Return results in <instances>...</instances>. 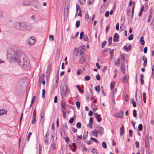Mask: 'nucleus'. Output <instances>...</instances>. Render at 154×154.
<instances>
[{
    "label": "nucleus",
    "mask_w": 154,
    "mask_h": 154,
    "mask_svg": "<svg viewBox=\"0 0 154 154\" xmlns=\"http://www.w3.org/2000/svg\"><path fill=\"white\" fill-rule=\"evenodd\" d=\"M7 56L10 60L15 61L24 69L28 70L30 69L31 66L29 61L21 51L11 50L8 52Z\"/></svg>",
    "instance_id": "1"
},
{
    "label": "nucleus",
    "mask_w": 154,
    "mask_h": 154,
    "mask_svg": "<svg viewBox=\"0 0 154 154\" xmlns=\"http://www.w3.org/2000/svg\"><path fill=\"white\" fill-rule=\"evenodd\" d=\"M80 56H81V58L79 60V63L81 64H82L85 62L86 60L85 56L84 54V53L83 51H81L80 53Z\"/></svg>",
    "instance_id": "2"
},
{
    "label": "nucleus",
    "mask_w": 154,
    "mask_h": 154,
    "mask_svg": "<svg viewBox=\"0 0 154 154\" xmlns=\"http://www.w3.org/2000/svg\"><path fill=\"white\" fill-rule=\"evenodd\" d=\"M103 130V127L99 126H97L95 128V130L96 131L97 133L102 135L104 133Z\"/></svg>",
    "instance_id": "3"
},
{
    "label": "nucleus",
    "mask_w": 154,
    "mask_h": 154,
    "mask_svg": "<svg viewBox=\"0 0 154 154\" xmlns=\"http://www.w3.org/2000/svg\"><path fill=\"white\" fill-rule=\"evenodd\" d=\"M28 43L30 45H33L35 42V38L34 37H31L28 40Z\"/></svg>",
    "instance_id": "4"
},
{
    "label": "nucleus",
    "mask_w": 154,
    "mask_h": 154,
    "mask_svg": "<svg viewBox=\"0 0 154 154\" xmlns=\"http://www.w3.org/2000/svg\"><path fill=\"white\" fill-rule=\"evenodd\" d=\"M149 135L148 134H147L146 137V140H145V147H148L149 145Z\"/></svg>",
    "instance_id": "5"
},
{
    "label": "nucleus",
    "mask_w": 154,
    "mask_h": 154,
    "mask_svg": "<svg viewBox=\"0 0 154 154\" xmlns=\"http://www.w3.org/2000/svg\"><path fill=\"white\" fill-rule=\"evenodd\" d=\"M152 9V8H151V9L149 11V16L148 17V19L147 21V23H149L150 22V21L151 20L152 17V11H151Z\"/></svg>",
    "instance_id": "6"
},
{
    "label": "nucleus",
    "mask_w": 154,
    "mask_h": 154,
    "mask_svg": "<svg viewBox=\"0 0 154 154\" xmlns=\"http://www.w3.org/2000/svg\"><path fill=\"white\" fill-rule=\"evenodd\" d=\"M94 115L96 118L97 120V121L98 122H100L102 120V118L100 117V115L98 114L97 112L95 113Z\"/></svg>",
    "instance_id": "7"
},
{
    "label": "nucleus",
    "mask_w": 154,
    "mask_h": 154,
    "mask_svg": "<svg viewBox=\"0 0 154 154\" xmlns=\"http://www.w3.org/2000/svg\"><path fill=\"white\" fill-rule=\"evenodd\" d=\"M22 4L24 6H28L31 5L32 4L30 1L28 0H25L23 1Z\"/></svg>",
    "instance_id": "8"
},
{
    "label": "nucleus",
    "mask_w": 154,
    "mask_h": 154,
    "mask_svg": "<svg viewBox=\"0 0 154 154\" xmlns=\"http://www.w3.org/2000/svg\"><path fill=\"white\" fill-rule=\"evenodd\" d=\"M138 97L140 101H142V94L140 91L139 92V94H138L137 92L136 94V100H137L138 98H137V97Z\"/></svg>",
    "instance_id": "9"
},
{
    "label": "nucleus",
    "mask_w": 154,
    "mask_h": 154,
    "mask_svg": "<svg viewBox=\"0 0 154 154\" xmlns=\"http://www.w3.org/2000/svg\"><path fill=\"white\" fill-rule=\"evenodd\" d=\"M142 60L144 61L143 66L144 67H146L147 65V60L145 56H143L142 57Z\"/></svg>",
    "instance_id": "10"
},
{
    "label": "nucleus",
    "mask_w": 154,
    "mask_h": 154,
    "mask_svg": "<svg viewBox=\"0 0 154 154\" xmlns=\"http://www.w3.org/2000/svg\"><path fill=\"white\" fill-rule=\"evenodd\" d=\"M124 50L126 51H128L131 49V45H130L128 47H127L126 45H125L123 47Z\"/></svg>",
    "instance_id": "11"
},
{
    "label": "nucleus",
    "mask_w": 154,
    "mask_h": 154,
    "mask_svg": "<svg viewBox=\"0 0 154 154\" xmlns=\"http://www.w3.org/2000/svg\"><path fill=\"white\" fill-rule=\"evenodd\" d=\"M128 76L126 75L124 76L123 79H122V81L125 83H126L128 81Z\"/></svg>",
    "instance_id": "12"
},
{
    "label": "nucleus",
    "mask_w": 154,
    "mask_h": 154,
    "mask_svg": "<svg viewBox=\"0 0 154 154\" xmlns=\"http://www.w3.org/2000/svg\"><path fill=\"white\" fill-rule=\"evenodd\" d=\"M20 29L24 30L26 28V25L23 23H20Z\"/></svg>",
    "instance_id": "13"
},
{
    "label": "nucleus",
    "mask_w": 154,
    "mask_h": 154,
    "mask_svg": "<svg viewBox=\"0 0 154 154\" xmlns=\"http://www.w3.org/2000/svg\"><path fill=\"white\" fill-rule=\"evenodd\" d=\"M124 126L122 125L120 129V134L121 136H122L124 133Z\"/></svg>",
    "instance_id": "14"
},
{
    "label": "nucleus",
    "mask_w": 154,
    "mask_h": 154,
    "mask_svg": "<svg viewBox=\"0 0 154 154\" xmlns=\"http://www.w3.org/2000/svg\"><path fill=\"white\" fill-rule=\"evenodd\" d=\"M20 23L19 22H17L15 23L14 25V27L17 29H20Z\"/></svg>",
    "instance_id": "15"
},
{
    "label": "nucleus",
    "mask_w": 154,
    "mask_h": 154,
    "mask_svg": "<svg viewBox=\"0 0 154 154\" xmlns=\"http://www.w3.org/2000/svg\"><path fill=\"white\" fill-rule=\"evenodd\" d=\"M93 119L92 117H90L89 121V125H88V126L90 128L92 127V125L93 124Z\"/></svg>",
    "instance_id": "16"
},
{
    "label": "nucleus",
    "mask_w": 154,
    "mask_h": 154,
    "mask_svg": "<svg viewBox=\"0 0 154 154\" xmlns=\"http://www.w3.org/2000/svg\"><path fill=\"white\" fill-rule=\"evenodd\" d=\"M121 71L122 72H124L125 70V63H121Z\"/></svg>",
    "instance_id": "17"
},
{
    "label": "nucleus",
    "mask_w": 154,
    "mask_h": 154,
    "mask_svg": "<svg viewBox=\"0 0 154 154\" xmlns=\"http://www.w3.org/2000/svg\"><path fill=\"white\" fill-rule=\"evenodd\" d=\"M76 14L75 16H76L77 14L78 11H81V9L80 6L78 4H76Z\"/></svg>",
    "instance_id": "18"
},
{
    "label": "nucleus",
    "mask_w": 154,
    "mask_h": 154,
    "mask_svg": "<svg viewBox=\"0 0 154 154\" xmlns=\"http://www.w3.org/2000/svg\"><path fill=\"white\" fill-rule=\"evenodd\" d=\"M118 34L117 33H115L113 37V41L116 42L118 39Z\"/></svg>",
    "instance_id": "19"
},
{
    "label": "nucleus",
    "mask_w": 154,
    "mask_h": 154,
    "mask_svg": "<svg viewBox=\"0 0 154 154\" xmlns=\"http://www.w3.org/2000/svg\"><path fill=\"white\" fill-rule=\"evenodd\" d=\"M51 71V68H50V65H48L47 69V70L46 71V73L49 74L50 73Z\"/></svg>",
    "instance_id": "20"
},
{
    "label": "nucleus",
    "mask_w": 154,
    "mask_h": 154,
    "mask_svg": "<svg viewBox=\"0 0 154 154\" xmlns=\"http://www.w3.org/2000/svg\"><path fill=\"white\" fill-rule=\"evenodd\" d=\"M119 117L120 118H122L123 116V113L122 111H120L118 113Z\"/></svg>",
    "instance_id": "21"
},
{
    "label": "nucleus",
    "mask_w": 154,
    "mask_h": 154,
    "mask_svg": "<svg viewBox=\"0 0 154 154\" xmlns=\"http://www.w3.org/2000/svg\"><path fill=\"white\" fill-rule=\"evenodd\" d=\"M61 94L62 97L65 96L66 94L64 92V88H61L60 90Z\"/></svg>",
    "instance_id": "22"
},
{
    "label": "nucleus",
    "mask_w": 154,
    "mask_h": 154,
    "mask_svg": "<svg viewBox=\"0 0 154 154\" xmlns=\"http://www.w3.org/2000/svg\"><path fill=\"white\" fill-rule=\"evenodd\" d=\"M50 146L53 150H55L56 149V145L55 143H52Z\"/></svg>",
    "instance_id": "23"
},
{
    "label": "nucleus",
    "mask_w": 154,
    "mask_h": 154,
    "mask_svg": "<svg viewBox=\"0 0 154 154\" xmlns=\"http://www.w3.org/2000/svg\"><path fill=\"white\" fill-rule=\"evenodd\" d=\"M120 64V59H118L117 60V61H115V63L114 65L115 66H119Z\"/></svg>",
    "instance_id": "24"
},
{
    "label": "nucleus",
    "mask_w": 154,
    "mask_h": 154,
    "mask_svg": "<svg viewBox=\"0 0 154 154\" xmlns=\"http://www.w3.org/2000/svg\"><path fill=\"white\" fill-rule=\"evenodd\" d=\"M45 75L43 74H41L39 78V81H42L45 80Z\"/></svg>",
    "instance_id": "25"
},
{
    "label": "nucleus",
    "mask_w": 154,
    "mask_h": 154,
    "mask_svg": "<svg viewBox=\"0 0 154 154\" xmlns=\"http://www.w3.org/2000/svg\"><path fill=\"white\" fill-rule=\"evenodd\" d=\"M110 57L109 58L110 60H111L113 57L114 56V52L112 50L110 51Z\"/></svg>",
    "instance_id": "26"
},
{
    "label": "nucleus",
    "mask_w": 154,
    "mask_h": 154,
    "mask_svg": "<svg viewBox=\"0 0 154 154\" xmlns=\"http://www.w3.org/2000/svg\"><path fill=\"white\" fill-rule=\"evenodd\" d=\"M88 135V132L85 131L83 134V138L84 139H85L87 137Z\"/></svg>",
    "instance_id": "27"
},
{
    "label": "nucleus",
    "mask_w": 154,
    "mask_h": 154,
    "mask_svg": "<svg viewBox=\"0 0 154 154\" xmlns=\"http://www.w3.org/2000/svg\"><path fill=\"white\" fill-rule=\"evenodd\" d=\"M112 37L111 36H110L109 38L108 39V45L109 46L111 44L112 42Z\"/></svg>",
    "instance_id": "28"
},
{
    "label": "nucleus",
    "mask_w": 154,
    "mask_h": 154,
    "mask_svg": "<svg viewBox=\"0 0 154 154\" xmlns=\"http://www.w3.org/2000/svg\"><path fill=\"white\" fill-rule=\"evenodd\" d=\"M76 87L77 89L79 91L82 93H84V90L80 88V86L79 85H77Z\"/></svg>",
    "instance_id": "29"
},
{
    "label": "nucleus",
    "mask_w": 154,
    "mask_h": 154,
    "mask_svg": "<svg viewBox=\"0 0 154 154\" xmlns=\"http://www.w3.org/2000/svg\"><path fill=\"white\" fill-rule=\"evenodd\" d=\"M63 128L65 131H67L68 129V126L66 123H64L63 125Z\"/></svg>",
    "instance_id": "30"
},
{
    "label": "nucleus",
    "mask_w": 154,
    "mask_h": 154,
    "mask_svg": "<svg viewBox=\"0 0 154 154\" xmlns=\"http://www.w3.org/2000/svg\"><path fill=\"white\" fill-rule=\"evenodd\" d=\"M92 133L93 135L94 136L96 137H97V136H98L97 134V133L96 131V130H95L94 131H92Z\"/></svg>",
    "instance_id": "31"
},
{
    "label": "nucleus",
    "mask_w": 154,
    "mask_h": 154,
    "mask_svg": "<svg viewBox=\"0 0 154 154\" xmlns=\"http://www.w3.org/2000/svg\"><path fill=\"white\" fill-rule=\"evenodd\" d=\"M44 112L43 109H41L40 113V116H44Z\"/></svg>",
    "instance_id": "32"
},
{
    "label": "nucleus",
    "mask_w": 154,
    "mask_h": 154,
    "mask_svg": "<svg viewBox=\"0 0 154 154\" xmlns=\"http://www.w3.org/2000/svg\"><path fill=\"white\" fill-rule=\"evenodd\" d=\"M61 107L64 109L65 110L66 109V107L65 106V103L62 102L61 104Z\"/></svg>",
    "instance_id": "33"
},
{
    "label": "nucleus",
    "mask_w": 154,
    "mask_h": 154,
    "mask_svg": "<svg viewBox=\"0 0 154 154\" xmlns=\"http://www.w3.org/2000/svg\"><path fill=\"white\" fill-rule=\"evenodd\" d=\"M95 90L98 92H99L100 90V86L99 85H98L95 86L94 88Z\"/></svg>",
    "instance_id": "34"
},
{
    "label": "nucleus",
    "mask_w": 154,
    "mask_h": 154,
    "mask_svg": "<svg viewBox=\"0 0 154 154\" xmlns=\"http://www.w3.org/2000/svg\"><path fill=\"white\" fill-rule=\"evenodd\" d=\"M143 129V125L141 124H140L138 126V131H141Z\"/></svg>",
    "instance_id": "35"
},
{
    "label": "nucleus",
    "mask_w": 154,
    "mask_h": 154,
    "mask_svg": "<svg viewBox=\"0 0 154 154\" xmlns=\"http://www.w3.org/2000/svg\"><path fill=\"white\" fill-rule=\"evenodd\" d=\"M40 122L41 123H43L45 121V116H40Z\"/></svg>",
    "instance_id": "36"
},
{
    "label": "nucleus",
    "mask_w": 154,
    "mask_h": 154,
    "mask_svg": "<svg viewBox=\"0 0 154 154\" xmlns=\"http://www.w3.org/2000/svg\"><path fill=\"white\" fill-rule=\"evenodd\" d=\"M140 41L141 42V44L142 45H144V44L145 42L144 40H143V36H141L140 37Z\"/></svg>",
    "instance_id": "37"
},
{
    "label": "nucleus",
    "mask_w": 154,
    "mask_h": 154,
    "mask_svg": "<svg viewBox=\"0 0 154 154\" xmlns=\"http://www.w3.org/2000/svg\"><path fill=\"white\" fill-rule=\"evenodd\" d=\"M80 22L79 20H77L76 21L75 24V27L77 28H78L80 26Z\"/></svg>",
    "instance_id": "38"
},
{
    "label": "nucleus",
    "mask_w": 154,
    "mask_h": 154,
    "mask_svg": "<svg viewBox=\"0 0 154 154\" xmlns=\"http://www.w3.org/2000/svg\"><path fill=\"white\" fill-rule=\"evenodd\" d=\"M82 150L83 152H87V149L85 147V145L82 147Z\"/></svg>",
    "instance_id": "39"
},
{
    "label": "nucleus",
    "mask_w": 154,
    "mask_h": 154,
    "mask_svg": "<svg viewBox=\"0 0 154 154\" xmlns=\"http://www.w3.org/2000/svg\"><path fill=\"white\" fill-rule=\"evenodd\" d=\"M6 111L5 112V110L0 109V116L6 113Z\"/></svg>",
    "instance_id": "40"
},
{
    "label": "nucleus",
    "mask_w": 154,
    "mask_h": 154,
    "mask_svg": "<svg viewBox=\"0 0 154 154\" xmlns=\"http://www.w3.org/2000/svg\"><path fill=\"white\" fill-rule=\"evenodd\" d=\"M65 92L66 93H65L66 94H68L69 93V89L68 88V86H66V88L65 89Z\"/></svg>",
    "instance_id": "41"
},
{
    "label": "nucleus",
    "mask_w": 154,
    "mask_h": 154,
    "mask_svg": "<svg viewBox=\"0 0 154 154\" xmlns=\"http://www.w3.org/2000/svg\"><path fill=\"white\" fill-rule=\"evenodd\" d=\"M31 134L32 133L31 132H29L26 139V140L28 142L29 141L30 136L31 135Z\"/></svg>",
    "instance_id": "42"
},
{
    "label": "nucleus",
    "mask_w": 154,
    "mask_h": 154,
    "mask_svg": "<svg viewBox=\"0 0 154 154\" xmlns=\"http://www.w3.org/2000/svg\"><path fill=\"white\" fill-rule=\"evenodd\" d=\"M102 147L103 148L106 149L107 148L106 144L105 142H103L102 143Z\"/></svg>",
    "instance_id": "43"
},
{
    "label": "nucleus",
    "mask_w": 154,
    "mask_h": 154,
    "mask_svg": "<svg viewBox=\"0 0 154 154\" xmlns=\"http://www.w3.org/2000/svg\"><path fill=\"white\" fill-rule=\"evenodd\" d=\"M114 84H115L114 82H111V83L110 84V88H111V90L112 89L114 88Z\"/></svg>",
    "instance_id": "44"
},
{
    "label": "nucleus",
    "mask_w": 154,
    "mask_h": 154,
    "mask_svg": "<svg viewBox=\"0 0 154 154\" xmlns=\"http://www.w3.org/2000/svg\"><path fill=\"white\" fill-rule=\"evenodd\" d=\"M62 113H63V117L64 119H66V114L65 111H64L63 109H62Z\"/></svg>",
    "instance_id": "45"
},
{
    "label": "nucleus",
    "mask_w": 154,
    "mask_h": 154,
    "mask_svg": "<svg viewBox=\"0 0 154 154\" xmlns=\"http://www.w3.org/2000/svg\"><path fill=\"white\" fill-rule=\"evenodd\" d=\"M93 0H88L87 4L88 5H90L92 4L93 3Z\"/></svg>",
    "instance_id": "46"
},
{
    "label": "nucleus",
    "mask_w": 154,
    "mask_h": 154,
    "mask_svg": "<svg viewBox=\"0 0 154 154\" xmlns=\"http://www.w3.org/2000/svg\"><path fill=\"white\" fill-rule=\"evenodd\" d=\"M81 123L80 122H78L76 124L77 128H81Z\"/></svg>",
    "instance_id": "47"
},
{
    "label": "nucleus",
    "mask_w": 154,
    "mask_h": 154,
    "mask_svg": "<svg viewBox=\"0 0 154 154\" xmlns=\"http://www.w3.org/2000/svg\"><path fill=\"white\" fill-rule=\"evenodd\" d=\"M84 35V33L83 32H81L80 33V39H82Z\"/></svg>",
    "instance_id": "48"
},
{
    "label": "nucleus",
    "mask_w": 154,
    "mask_h": 154,
    "mask_svg": "<svg viewBox=\"0 0 154 154\" xmlns=\"http://www.w3.org/2000/svg\"><path fill=\"white\" fill-rule=\"evenodd\" d=\"M90 77L88 75L86 76L85 77V79L86 81H89L90 80Z\"/></svg>",
    "instance_id": "49"
},
{
    "label": "nucleus",
    "mask_w": 154,
    "mask_h": 154,
    "mask_svg": "<svg viewBox=\"0 0 154 154\" xmlns=\"http://www.w3.org/2000/svg\"><path fill=\"white\" fill-rule=\"evenodd\" d=\"M45 89H43L42 90V97L44 98L45 97Z\"/></svg>",
    "instance_id": "50"
},
{
    "label": "nucleus",
    "mask_w": 154,
    "mask_h": 154,
    "mask_svg": "<svg viewBox=\"0 0 154 154\" xmlns=\"http://www.w3.org/2000/svg\"><path fill=\"white\" fill-rule=\"evenodd\" d=\"M133 38V35L131 34L128 37V39L129 40H131Z\"/></svg>",
    "instance_id": "51"
},
{
    "label": "nucleus",
    "mask_w": 154,
    "mask_h": 154,
    "mask_svg": "<svg viewBox=\"0 0 154 154\" xmlns=\"http://www.w3.org/2000/svg\"><path fill=\"white\" fill-rule=\"evenodd\" d=\"M97 108H97V106H96V105H94V106H92V109L93 111H96L97 109Z\"/></svg>",
    "instance_id": "52"
},
{
    "label": "nucleus",
    "mask_w": 154,
    "mask_h": 154,
    "mask_svg": "<svg viewBox=\"0 0 154 154\" xmlns=\"http://www.w3.org/2000/svg\"><path fill=\"white\" fill-rule=\"evenodd\" d=\"M133 116L134 117H136L137 116L136 111L135 109H134L133 110Z\"/></svg>",
    "instance_id": "53"
},
{
    "label": "nucleus",
    "mask_w": 154,
    "mask_h": 154,
    "mask_svg": "<svg viewBox=\"0 0 154 154\" xmlns=\"http://www.w3.org/2000/svg\"><path fill=\"white\" fill-rule=\"evenodd\" d=\"M35 96H34L32 97V100L31 102V104L30 106V107H31L32 106V105L34 101V99H35Z\"/></svg>",
    "instance_id": "54"
},
{
    "label": "nucleus",
    "mask_w": 154,
    "mask_h": 154,
    "mask_svg": "<svg viewBox=\"0 0 154 154\" xmlns=\"http://www.w3.org/2000/svg\"><path fill=\"white\" fill-rule=\"evenodd\" d=\"M129 136L130 137L132 136L133 131L132 130H130L129 131Z\"/></svg>",
    "instance_id": "55"
},
{
    "label": "nucleus",
    "mask_w": 154,
    "mask_h": 154,
    "mask_svg": "<svg viewBox=\"0 0 154 154\" xmlns=\"http://www.w3.org/2000/svg\"><path fill=\"white\" fill-rule=\"evenodd\" d=\"M90 139L94 141L96 143H98V141L95 138L93 137H91Z\"/></svg>",
    "instance_id": "56"
},
{
    "label": "nucleus",
    "mask_w": 154,
    "mask_h": 154,
    "mask_svg": "<svg viewBox=\"0 0 154 154\" xmlns=\"http://www.w3.org/2000/svg\"><path fill=\"white\" fill-rule=\"evenodd\" d=\"M36 117H32V124H34L35 122Z\"/></svg>",
    "instance_id": "57"
},
{
    "label": "nucleus",
    "mask_w": 154,
    "mask_h": 154,
    "mask_svg": "<svg viewBox=\"0 0 154 154\" xmlns=\"http://www.w3.org/2000/svg\"><path fill=\"white\" fill-rule=\"evenodd\" d=\"M106 44V42L105 41H104L102 43V48H104Z\"/></svg>",
    "instance_id": "58"
},
{
    "label": "nucleus",
    "mask_w": 154,
    "mask_h": 154,
    "mask_svg": "<svg viewBox=\"0 0 154 154\" xmlns=\"http://www.w3.org/2000/svg\"><path fill=\"white\" fill-rule=\"evenodd\" d=\"M74 120V118L73 117H72L69 120V122L70 123L72 124V123Z\"/></svg>",
    "instance_id": "59"
},
{
    "label": "nucleus",
    "mask_w": 154,
    "mask_h": 154,
    "mask_svg": "<svg viewBox=\"0 0 154 154\" xmlns=\"http://www.w3.org/2000/svg\"><path fill=\"white\" fill-rule=\"evenodd\" d=\"M121 58L122 59V60H123V62L122 63H125V56L124 55H122L121 56Z\"/></svg>",
    "instance_id": "60"
},
{
    "label": "nucleus",
    "mask_w": 154,
    "mask_h": 154,
    "mask_svg": "<svg viewBox=\"0 0 154 154\" xmlns=\"http://www.w3.org/2000/svg\"><path fill=\"white\" fill-rule=\"evenodd\" d=\"M76 106L78 108H79L80 107V104L79 101H77L76 102Z\"/></svg>",
    "instance_id": "61"
},
{
    "label": "nucleus",
    "mask_w": 154,
    "mask_h": 154,
    "mask_svg": "<svg viewBox=\"0 0 154 154\" xmlns=\"http://www.w3.org/2000/svg\"><path fill=\"white\" fill-rule=\"evenodd\" d=\"M131 10L128 9L127 11V15L128 16H129L131 14Z\"/></svg>",
    "instance_id": "62"
},
{
    "label": "nucleus",
    "mask_w": 154,
    "mask_h": 154,
    "mask_svg": "<svg viewBox=\"0 0 154 154\" xmlns=\"http://www.w3.org/2000/svg\"><path fill=\"white\" fill-rule=\"evenodd\" d=\"M88 36L87 35H85L83 37V40L85 41H87L88 40Z\"/></svg>",
    "instance_id": "63"
},
{
    "label": "nucleus",
    "mask_w": 154,
    "mask_h": 154,
    "mask_svg": "<svg viewBox=\"0 0 154 154\" xmlns=\"http://www.w3.org/2000/svg\"><path fill=\"white\" fill-rule=\"evenodd\" d=\"M31 20L32 21H35V16L34 15H33L31 17Z\"/></svg>",
    "instance_id": "64"
}]
</instances>
